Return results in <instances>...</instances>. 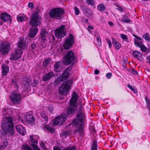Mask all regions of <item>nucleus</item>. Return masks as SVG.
Returning <instances> with one entry per match:
<instances>
[{
    "label": "nucleus",
    "instance_id": "nucleus-60",
    "mask_svg": "<svg viewBox=\"0 0 150 150\" xmlns=\"http://www.w3.org/2000/svg\"><path fill=\"white\" fill-rule=\"evenodd\" d=\"M119 10L121 11H123V9L121 7L119 8Z\"/></svg>",
    "mask_w": 150,
    "mask_h": 150
},
{
    "label": "nucleus",
    "instance_id": "nucleus-5",
    "mask_svg": "<svg viewBox=\"0 0 150 150\" xmlns=\"http://www.w3.org/2000/svg\"><path fill=\"white\" fill-rule=\"evenodd\" d=\"M63 62L65 65L74 64L76 62V57L74 53L72 51H69L64 56Z\"/></svg>",
    "mask_w": 150,
    "mask_h": 150
},
{
    "label": "nucleus",
    "instance_id": "nucleus-23",
    "mask_svg": "<svg viewBox=\"0 0 150 150\" xmlns=\"http://www.w3.org/2000/svg\"><path fill=\"white\" fill-rule=\"evenodd\" d=\"M1 19L4 22H6L8 20L10 19V16L6 13H2L1 14Z\"/></svg>",
    "mask_w": 150,
    "mask_h": 150
},
{
    "label": "nucleus",
    "instance_id": "nucleus-9",
    "mask_svg": "<svg viewBox=\"0 0 150 150\" xmlns=\"http://www.w3.org/2000/svg\"><path fill=\"white\" fill-rule=\"evenodd\" d=\"M70 85L67 82H64L59 88V92L60 95H63L65 93L67 94L69 92Z\"/></svg>",
    "mask_w": 150,
    "mask_h": 150
},
{
    "label": "nucleus",
    "instance_id": "nucleus-36",
    "mask_svg": "<svg viewBox=\"0 0 150 150\" xmlns=\"http://www.w3.org/2000/svg\"><path fill=\"white\" fill-rule=\"evenodd\" d=\"M59 117L58 116L54 120V125H56L59 124L60 125V120Z\"/></svg>",
    "mask_w": 150,
    "mask_h": 150
},
{
    "label": "nucleus",
    "instance_id": "nucleus-59",
    "mask_svg": "<svg viewBox=\"0 0 150 150\" xmlns=\"http://www.w3.org/2000/svg\"><path fill=\"white\" fill-rule=\"evenodd\" d=\"M88 28L91 30H93L94 29L93 27L90 25L88 26Z\"/></svg>",
    "mask_w": 150,
    "mask_h": 150
},
{
    "label": "nucleus",
    "instance_id": "nucleus-58",
    "mask_svg": "<svg viewBox=\"0 0 150 150\" xmlns=\"http://www.w3.org/2000/svg\"><path fill=\"white\" fill-rule=\"evenodd\" d=\"M99 71L97 69L95 70V74L96 75L99 74Z\"/></svg>",
    "mask_w": 150,
    "mask_h": 150
},
{
    "label": "nucleus",
    "instance_id": "nucleus-3",
    "mask_svg": "<svg viewBox=\"0 0 150 150\" xmlns=\"http://www.w3.org/2000/svg\"><path fill=\"white\" fill-rule=\"evenodd\" d=\"M2 126L4 131L8 132L11 135L14 133L13 124V118L11 117H6L4 118L2 120Z\"/></svg>",
    "mask_w": 150,
    "mask_h": 150
},
{
    "label": "nucleus",
    "instance_id": "nucleus-15",
    "mask_svg": "<svg viewBox=\"0 0 150 150\" xmlns=\"http://www.w3.org/2000/svg\"><path fill=\"white\" fill-rule=\"evenodd\" d=\"M30 81L27 78H24L21 82L22 87L25 90L29 91L30 89Z\"/></svg>",
    "mask_w": 150,
    "mask_h": 150
},
{
    "label": "nucleus",
    "instance_id": "nucleus-24",
    "mask_svg": "<svg viewBox=\"0 0 150 150\" xmlns=\"http://www.w3.org/2000/svg\"><path fill=\"white\" fill-rule=\"evenodd\" d=\"M17 19L18 21L21 22L27 20L28 18L26 15L24 14H20L17 16Z\"/></svg>",
    "mask_w": 150,
    "mask_h": 150
},
{
    "label": "nucleus",
    "instance_id": "nucleus-44",
    "mask_svg": "<svg viewBox=\"0 0 150 150\" xmlns=\"http://www.w3.org/2000/svg\"><path fill=\"white\" fill-rule=\"evenodd\" d=\"M45 127L49 131L51 132L52 133L54 131V129L49 126L47 125L45 126Z\"/></svg>",
    "mask_w": 150,
    "mask_h": 150
},
{
    "label": "nucleus",
    "instance_id": "nucleus-39",
    "mask_svg": "<svg viewBox=\"0 0 150 150\" xmlns=\"http://www.w3.org/2000/svg\"><path fill=\"white\" fill-rule=\"evenodd\" d=\"M97 8L99 11H103L105 10V7L104 5L103 4H100L97 7Z\"/></svg>",
    "mask_w": 150,
    "mask_h": 150
},
{
    "label": "nucleus",
    "instance_id": "nucleus-25",
    "mask_svg": "<svg viewBox=\"0 0 150 150\" xmlns=\"http://www.w3.org/2000/svg\"><path fill=\"white\" fill-rule=\"evenodd\" d=\"M59 118L60 120V125L62 124L66 120L67 117L65 113H62L59 115Z\"/></svg>",
    "mask_w": 150,
    "mask_h": 150
},
{
    "label": "nucleus",
    "instance_id": "nucleus-31",
    "mask_svg": "<svg viewBox=\"0 0 150 150\" xmlns=\"http://www.w3.org/2000/svg\"><path fill=\"white\" fill-rule=\"evenodd\" d=\"M50 61V58H48L43 60L42 63L43 66L45 67H46L49 64Z\"/></svg>",
    "mask_w": 150,
    "mask_h": 150
},
{
    "label": "nucleus",
    "instance_id": "nucleus-40",
    "mask_svg": "<svg viewBox=\"0 0 150 150\" xmlns=\"http://www.w3.org/2000/svg\"><path fill=\"white\" fill-rule=\"evenodd\" d=\"M145 100L146 102V105L147 108L150 110V99L146 97Z\"/></svg>",
    "mask_w": 150,
    "mask_h": 150
},
{
    "label": "nucleus",
    "instance_id": "nucleus-62",
    "mask_svg": "<svg viewBox=\"0 0 150 150\" xmlns=\"http://www.w3.org/2000/svg\"><path fill=\"white\" fill-rule=\"evenodd\" d=\"M149 64H150V58L149 59Z\"/></svg>",
    "mask_w": 150,
    "mask_h": 150
},
{
    "label": "nucleus",
    "instance_id": "nucleus-33",
    "mask_svg": "<svg viewBox=\"0 0 150 150\" xmlns=\"http://www.w3.org/2000/svg\"><path fill=\"white\" fill-rule=\"evenodd\" d=\"M142 37L147 41H149L150 40V36L149 34L148 33H146L143 35Z\"/></svg>",
    "mask_w": 150,
    "mask_h": 150
},
{
    "label": "nucleus",
    "instance_id": "nucleus-56",
    "mask_svg": "<svg viewBox=\"0 0 150 150\" xmlns=\"http://www.w3.org/2000/svg\"><path fill=\"white\" fill-rule=\"evenodd\" d=\"M112 76V74L110 73H109L106 74V76L108 79H110Z\"/></svg>",
    "mask_w": 150,
    "mask_h": 150
},
{
    "label": "nucleus",
    "instance_id": "nucleus-42",
    "mask_svg": "<svg viewBox=\"0 0 150 150\" xmlns=\"http://www.w3.org/2000/svg\"><path fill=\"white\" fill-rule=\"evenodd\" d=\"M41 117L42 118L45 119V120L46 121H48V119H47V115L45 113H44V112H42L41 114Z\"/></svg>",
    "mask_w": 150,
    "mask_h": 150
},
{
    "label": "nucleus",
    "instance_id": "nucleus-28",
    "mask_svg": "<svg viewBox=\"0 0 150 150\" xmlns=\"http://www.w3.org/2000/svg\"><path fill=\"white\" fill-rule=\"evenodd\" d=\"M112 43L115 48L117 50L119 49L121 47L120 44L113 38H112Z\"/></svg>",
    "mask_w": 150,
    "mask_h": 150
},
{
    "label": "nucleus",
    "instance_id": "nucleus-14",
    "mask_svg": "<svg viewBox=\"0 0 150 150\" xmlns=\"http://www.w3.org/2000/svg\"><path fill=\"white\" fill-rule=\"evenodd\" d=\"M69 69L68 68H66L64 70L62 76L59 77L57 80L59 81L60 82H62L67 79L69 78Z\"/></svg>",
    "mask_w": 150,
    "mask_h": 150
},
{
    "label": "nucleus",
    "instance_id": "nucleus-48",
    "mask_svg": "<svg viewBox=\"0 0 150 150\" xmlns=\"http://www.w3.org/2000/svg\"><path fill=\"white\" fill-rule=\"evenodd\" d=\"M14 120H22V118L18 114H17L16 116V117H15L14 118Z\"/></svg>",
    "mask_w": 150,
    "mask_h": 150
},
{
    "label": "nucleus",
    "instance_id": "nucleus-37",
    "mask_svg": "<svg viewBox=\"0 0 150 150\" xmlns=\"http://www.w3.org/2000/svg\"><path fill=\"white\" fill-rule=\"evenodd\" d=\"M127 71L130 74H131L135 75L138 73L137 71L133 69H128Z\"/></svg>",
    "mask_w": 150,
    "mask_h": 150
},
{
    "label": "nucleus",
    "instance_id": "nucleus-19",
    "mask_svg": "<svg viewBox=\"0 0 150 150\" xmlns=\"http://www.w3.org/2000/svg\"><path fill=\"white\" fill-rule=\"evenodd\" d=\"M16 129L17 132L22 135H24L26 133L25 129L21 125H17L16 127Z\"/></svg>",
    "mask_w": 150,
    "mask_h": 150
},
{
    "label": "nucleus",
    "instance_id": "nucleus-64",
    "mask_svg": "<svg viewBox=\"0 0 150 150\" xmlns=\"http://www.w3.org/2000/svg\"><path fill=\"white\" fill-rule=\"evenodd\" d=\"M88 31H89V29H88Z\"/></svg>",
    "mask_w": 150,
    "mask_h": 150
},
{
    "label": "nucleus",
    "instance_id": "nucleus-43",
    "mask_svg": "<svg viewBox=\"0 0 150 150\" xmlns=\"http://www.w3.org/2000/svg\"><path fill=\"white\" fill-rule=\"evenodd\" d=\"M40 144L42 149L47 150V149L45 147V143L41 141L40 142Z\"/></svg>",
    "mask_w": 150,
    "mask_h": 150
},
{
    "label": "nucleus",
    "instance_id": "nucleus-38",
    "mask_svg": "<svg viewBox=\"0 0 150 150\" xmlns=\"http://www.w3.org/2000/svg\"><path fill=\"white\" fill-rule=\"evenodd\" d=\"M38 46V42H34L31 44V47L32 50H35Z\"/></svg>",
    "mask_w": 150,
    "mask_h": 150
},
{
    "label": "nucleus",
    "instance_id": "nucleus-35",
    "mask_svg": "<svg viewBox=\"0 0 150 150\" xmlns=\"http://www.w3.org/2000/svg\"><path fill=\"white\" fill-rule=\"evenodd\" d=\"M97 142L93 140L91 150H97Z\"/></svg>",
    "mask_w": 150,
    "mask_h": 150
},
{
    "label": "nucleus",
    "instance_id": "nucleus-41",
    "mask_svg": "<svg viewBox=\"0 0 150 150\" xmlns=\"http://www.w3.org/2000/svg\"><path fill=\"white\" fill-rule=\"evenodd\" d=\"M23 148L24 150H33L32 148L28 145H23Z\"/></svg>",
    "mask_w": 150,
    "mask_h": 150
},
{
    "label": "nucleus",
    "instance_id": "nucleus-6",
    "mask_svg": "<svg viewBox=\"0 0 150 150\" xmlns=\"http://www.w3.org/2000/svg\"><path fill=\"white\" fill-rule=\"evenodd\" d=\"M64 14V10L58 8L52 9L49 13L50 16L53 18L60 19L62 16Z\"/></svg>",
    "mask_w": 150,
    "mask_h": 150
},
{
    "label": "nucleus",
    "instance_id": "nucleus-20",
    "mask_svg": "<svg viewBox=\"0 0 150 150\" xmlns=\"http://www.w3.org/2000/svg\"><path fill=\"white\" fill-rule=\"evenodd\" d=\"M1 74L2 76H5L7 75L9 71V67L5 64H2L1 66Z\"/></svg>",
    "mask_w": 150,
    "mask_h": 150
},
{
    "label": "nucleus",
    "instance_id": "nucleus-53",
    "mask_svg": "<svg viewBox=\"0 0 150 150\" xmlns=\"http://www.w3.org/2000/svg\"><path fill=\"white\" fill-rule=\"evenodd\" d=\"M32 147L34 150H41L37 145H32Z\"/></svg>",
    "mask_w": 150,
    "mask_h": 150
},
{
    "label": "nucleus",
    "instance_id": "nucleus-27",
    "mask_svg": "<svg viewBox=\"0 0 150 150\" xmlns=\"http://www.w3.org/2000/svg\"><path fill=\"white\" fill-rule=\"evenodd\" d=\"M134 56L139 60H141L142 54L138 51H135L133 52Z\"/></svg>",
    "mask_w": 150,
    "mask_h": 150
},
{
    "label": "nucleus",
    "instance_id": "nucleus-50",
    "mask_svg": "<svg viewBox=\"0 0 150 150\" xmlns=\"http://www.w3.org/2000/svg\"><path fill=\"white\" fill-rule=\"evenodd\" d=\"M86 3H87L89 5H91L92 6L93 5L94 3L92 0H87Z\"/></svg>",
    "mask_w": 150,
    "mask_h": 150
},
{
    "label": "nucleus",
    "instance_id": "nucleus-55",
    "mask_svg": "<svg viewBox=\"0 0 150 150\" xmlns=\"http://www.w3.org/2000/svg\"><path fill=\"white\" fill-rule=\"evenodd\" d=\"M28 6L29 8H30L31 9H32L34 7V5L33 3L31 2L29 3Z\"/></svg>",
    "mask_w": 150,
    "mask_h": 150
},
{
    "label": "nucleus",
    "instance_id": "nucleus-30",
    "mask_svg": "<svg viewBox=\"0 0 150 150\" xmlns=\"http://www.w3.org/2000/svg\"><path fill=\"white\" fill-rule=\"evenodd\" d=\"M11 84V86L15 88V91H18L19 86L17 82L14 79L12 80Z\"/></svg>",
    "mask_w": 150,
    "mask_h": 150
},
{
    "label": "nucleus",
    "instance_id": "nucleus-54",
    "mask_svg": "<svg viewBox=\"0 0 150 150\" xmlns=\"http://www.w3.org/2000/svg\"><path fill=\"white\" fill-rule=\"evenodd\" d=\"M48 110H49V112H51L53 110L54 108L52 106L50 105L49 106V107L48 108Z\"/></svg>",
    "mask_w": 150,
    "mask_h": 150
},
{
    "label": "nucleus",
    "instance_id": "nucleus-7",
    "mask_svg": "<svg viewBox=\"0 0 150 150\" xmlns=\"http://www.w3.org/2000/svg\"><path fill=\"white\" fill-rule=\"evenodd\" d=\"M65 25H62L54 30V34L56 37L57 39H60L66 35V29L65 28Z\"/></svg>",
    "mask_w": 150,
    "mask_h": 150
},
{
    "label": "nucleus",
    "instance_id": "nucleus-16",
    "mask_svg": "<svg viewBox=\"0 0 150 150\" xmlns=\"http://www.w3.org/2000/svg\"><path fill=\"white\" fill-rule=\"evenodd\" d=\"M25 117L28 123L32 124L35 122V118L32 114H27L25 115Z\"/></svg>",
    "mask_w": 150,
    "mask_h": 150
},
{
    "label": "nucleus",
    "instance_id": "nucleus-4",
    "mask_svg": "<svg viewBox=\"0 0 150 150\" xmlns=\"http://www.w3.org/2000/svg\"><path fill=\"white\" fill-rule=\"evenodd\" d=\"M78 96L75 92L72 93L71 100L70 102V106L67 108V112L68 115H71L74 113L76 109V101Z\"/></svg>",
    "mask_w": 150,
    "mask_h": 150
},
{
    "label": "nucleus",
    "instance_id": "nucleus-1",
    "mask_svg": "<svg viewBox=\"0 0 150 150\" xmlns=\"http://www.w3.org/2000/svg\"><path fill=\"white\" fill-rule=\"evenodd\" d=\"M41 17L37 13H35L32 15L29 20V24L32 26L28 34L30 38H33L36 35L38 31L37 26L41 24Z\"/></svg>",
    "mask_w": 150,
    "mask_h": 150
},
{
    "label": "nucleus",
    "instance_id": "nucleus-12",
    "mask_svg": "<svg viewBox=\"0 0 150 150\" xmlns=\"http://www.w3.org/2000/svg\"><path fill=\"white\" fill-rule=\"evenodd\" d=\"M11 100L13 103L18 104L20 103L22 98L21 95L20 93H13L10 96Z\"/></svg>",
    "mask_w": 150,
    "mask_h": 150
},
{
    "label": "nucleus",
    "instance_id": "nucleus-17",
    "mask_svg": "<svg viewBox=\"0 0 150 150\" xmlns=\"http://www.w3.org/2000/svg\"><path fill=\"white\" fill-rule=\"evenodd\" d=\"M55 76V74L53 71H50L46 74L43 75L42 79L44 81H47L50 80V79Z\"/></svg>",
    "mask_w": 150,
    "mask_h": 150
},
{
    "label": "nucleus",
    "instance_id": "nucleus-46",
    "mask_svg": "<svg viewBox=\"0 0 150 150\" xmlns=\"http://www.w3.org/2000/svg\"><path fill=\"white\" fill-rule=\"evenodd\" d=\"M127 86L134 93H135L137 92L136 89L134 88L129 84L127 85Z\"/></svg>",
    "mask_w": 150,
    "mask_h": 150
},
{
    "label": "nucleus",
    "instance_id": "nucleus-13",
    "mask_svg": "<svg viewBox=\"0 0 150 150\" xmlns=\"http://www.w3.org/2000/svg\"><path fill=\"white\" fill-rule=\"evenodd\" d=\"M22 51L21 49H16L14 53L11 55L10 58V60H15L20 58L22 54Z\"/></svg>",
    "mask_w": 150,
    "mask_h": 150
},
{
    "label": "nucleus",
    "instance_id": "nucleus-51",
    "mask_svg": "<svg viewBox=\"0 0 150 150\" xmlns=\"http://www.w3.org/2000/svg\"><path fill=\"white\" fill-rule=\"evenodd\" d=\"M74 11L75 14L76 15H78L79 13V9L76 7L74 8Z\"/></svg>",
    "mask_w": 150,
    "mask_h": 150
},
{
    "label": "nucleus",
    "instance_id": "nucleus-34",
    "mask_svg": "<svg viewBox=\"0 0 150 150\" xmlns=\"http://www.w3.org/2000/svg\"><path fill=\"white\" fill-rule=\"evenodd\" d=\"M122 21L124 22L127 23L130 22V20H129L128 17L126 15L123 16L122 18Z\"/></svg>",
    "mask_w": 150,
    "mask_h": 150
},
{
    "label": "nucleus",
    "instance_id": "nucleus-52",
    "mask_svg": "<svg viewBox=\"0 0 150 150\" xmlns=\"http://www.w3.org/2000/svg\"><path fill=\"white\" fill-rule=\"evenodd\" d=\"M69 133L68 132H68H62V136L63 137H64L65 138H66V136L67 135H69Z\"/></svg>",
    "mask_w": 150,
    "mask_h": 150
},
{
    "label": "nucleus",
    "instance_id": "nucleus-18",
    "mask_svg": "<svg viewBox=\"0 0 150 150\" xmlns=\"http://www.w3.org/2000/svg\"><path fill=\"white\" fill-rule=\"evenodd\" d=\"M17 46L18 48L24 49L27 47V45L24 39L20 38L19 41L17 43Z\"/></svg>",
    "mask_w": 150,
    "mask_h": 150
},
{
    "label": "nucleus",
    "instance_id": "nucleus-10",
    "mask_svg": "<svg viewBox=\"0 0 150 150\" xmlns=\"http://www.w3.org/2000/svg\"><path fill=\"white\" fill-rule=\"evenodd\" d=\"M10 49V45L7 42H3L0 46V51L3 55L7 54Z\"/></svg>",
    "mask_w": 150,
    "mask_h": 150
},
{
    "label": "nucleus",
    "instance_id": "nucleus-21",
    "mask_svg": "<svg viewBox=\"0 0 150 150\" xmlns=\"http://www.w3.org/2000/svg\"><path fill=\"white\" fill-rule=\"evenodd\" d=\"M82 8L84 14L88 17L91 16L92 15L91 11L88 8L84 6H83Z\"/></svg>",
    "mask_w": 150,
    "mask_h": 150
},
{
    "label": "nucleus",
    "instance_id": "nucleus-11",
    "mask_svg": "<svg viewBox=\"0 0 150 150\" xmlns=\"http://www.w3.org/2000/svg\"><path fill=\"white\" fill-rule=\"evenodd\" d=\"M74 42V40L73 35L70 34L65 39V42L63 46L65 49L69 48Z\"/></svg>",
    "mask_w": 150,
    "mask_h": 150
},
{
    "label": "nucleus",
    "instance_id": "nucleus-2",
    "mask_svg": "<svg viewBox=\"0 0 150 150\" xmlns=\"http://www.w3.org/2000/svg\"><path fill=\"white\" fill-rule=\"evenodd\" d=\"M85 119L84 113L81 110L79 112L77 115L76 118L71 123L74 127H75L76 129L74 130L76 132L79 133V135L82 136L84 133V122Z\"/></svg>",
    "mask_w": 150,
    "mask_h": 150
},
{
    "label": "nucleus",
    "instance_id": "nucleus-29",
    "mask_svg": "<svg viewBox=\"0 0 150 150\" xmlns=\"http://www.w3.org/2000/svg\"><path fill=\"white\" fill-rule=\"evenodd\" d=\"M30 141L32 143L31 144L32 146V145L35 146L38 144V140L35 138V137L30 135Z\"/></svg>",
    "mask_w": 150,
    "mask_h": 150
},
{
    "label": "nucleus",
    "instance_id": "nucleus-61",
    "mask_svg": "<svg viewBox=\"0 0 150 150\" xmlns=\"http://www.w3.org/2000/svg\"><path fill=\"white\" fill-rule=\"evenodd\" d=\"M123 66L124 68H126V66H124V65H123Z\"/></svg>",
    "mask_w": 150,
    "mask_h": 150
},
{
    "label": "nucleus",
    "instance_id": "nucleus-57",
    "mask_svg": "<svg viewBox=\"0 0 150 150\" xmlns=\"http://www.w3.org/2000/svg\"><path fill=\"white\" fill-rule=\"evenodd\" d=\"M108 24L110 27H112L114 25L113 23L111 21H110L108 22Z\"/></svg>",
    "mask_w": 150,
    "mask_h": 150
},
{
    "label": "nucleus",
    "instance_id": "nucleus-47",
    "mask_svg": "<svg viewBox=\"0 0 150 150\" xmlns=\"http://www.w3.org/2000/svg\"><path fill=\"white\" fill-rule=\"evenodd\" d=\"M96 40L98 45L99 46H100L101 45V40L100 37L99 36H97L96 37Z\"/></svg>",
    "mask_w": 150,
    "mask_h": 150
},
{
    "label": "nucleus",
    "instance_id": "nucleus-8",
    "mask_svg": "<svg viewBox=\"0 0 150 150\" xmlns=\"http://www.w3.org/2000/svg\"><path fill=\"white\" fill-rule=\"evenodd\" d=\"M133 36L137 39H134V44L135 45L139 47L142 51L145 52L147 50L146 47L144 45L143 42L142 41V39L136 35L133 34Z\"/></svg>",
    "mask_w": 150,
    "mask_h": 150
},
{
    "label": "nucleus",
    "instance_id": "nucleus-22",
    "mask_svg": "<svg viewBox=\"0 0 150 150\" xmlns=\"http://www.w3.org/2000/svg\"><path fill=\"white\" fill-rule=\"evenodd\" d=\"M48 35V33L45 29H42L41 32L40 38L43 40H45Z\"/></svg>",
    "mask_w": 150,
    "mask_h": 150
},
{
    "label": "nucleus",
    "instance_id": "nucleus-32",
    "mask_svg": "<svg viewBox=\"0 0 150 150\" xmlns=\"http://www.w3.org/2000/svg\"><path fill=\"white\" fill-rule=\"evenodd\" d=\"M7 145L8 142L6 140L2 143L1 145L0 146V150L5 148Z\"/></svg>",
    "mask_w": 150,
    "mask_h": 150
},
{
    "label": "nucleus",
    "instance_id": "nucleus-45",
    "mask_svg": "<svg viewBox=\"0 0 150 150\" xmlns=\"http://www.w3.org/2000/svg\"><path fill=\"white\" fill-rule=\"evenodd\" d=\"M120 37L123 40H126L127 39V36L125 35L121 34H120Z\"/></svg>",
    "mask_w": 150,
    "mask_h": 150
},
{
    "label": "nucleus",
    "instance_id": "nucleus-49",
    "mask_svg": "<svg viewBox=\"0 0 150 150\" xmlns=\"http://www.w3.org/2000/svg\"><path fill=\"white\" fill-rule=\"evenodd\" d=\"M106 40L107 41V42L108 43L109 47L110 48L112 47V44L111 42V41L108 38H107L106 39Z\"/></svg>",
    "mask_w": 150,
    "mask_h": 150
},
{
    "label": "nucleus",
    "instance_id": "nucleus-26",
    "mask_svg": "<svg viewBox=\"0 0 150 150\" xmlns=\"http://www.w3.org/2000/svg\"><path fill=\"white\" fill-rule=\"evenodd\" d=\"M61 63L59 62L56 63L54 66V70L57 72H59L61 70Z\"/></svg>",
    "mask_w": 150,
    "mask_h": 150
},
{
    "label": "nucleus",
    "instance_id": "nucleus-63",
    "mask_svg": "<svg viewBox=\"0 0 150 150\" xmlns=\"http://www.w3.org/2000/svg\"><path fill=\"white\" fill-rule=\"evenodd\" d=\"M86 22H87V21H88V20L87 19H86Z\"/></svg>",
    "mask_w": 150,
    "mask_h": 150
}]
</instances>
